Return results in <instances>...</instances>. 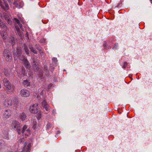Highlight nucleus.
I'll return each mask as SVG.
<instances>
[{
  "label": "nucleus",
  "mask_w": 152,
  "mask_h": 152,
  "mask_svg": "<svg viewBox=\"0 0 152 152\" xmlns=\"http://www.w3.org/2000/svg\"><path fill=\"white\" fill-rule=\"evenodd\" d=\"M19 105L18 100L16 98L12 99L11 98L9 97L5 99L3 103V106L4 107H9L11 106V107L14 109L18 107Z\"/></svg>",
  "instance_id": "obj_1"
},
{
  "label": "nucleus",
  "mask_w": 152,
  "mask_h": 152,
  "mask_svg": "<svg viewBox=\"0 0 152 152\" xmlns=\"http://www.w3.org/2000/svg\"><path fill=\"white\" fill-rule=\"evenodd\" d=\"M12 127L15 130H17L19 134H21L20 127L22 125L17 121H13L12 123Z\"/></svg>",
  "instance_id": "obj_2"
},
{
  "label": "nucleus",
  "mask_w": 152,
  "mask_h": 152,
  "mask_svg": "<svg viewBox=\"0 0 152 152\" xmlns=\"http://www.w3.org/2000/svg\"><path fill=\"white\" fill-rule=\"evenodd\" d=\"M3 56L6 61L10 62L12 61V54L9 50H5L3 52Z\"/></svg>",
  "instance_id": "obj_3"
},
{
  "label": "nucleus",
  "mask_w": 152,
  "mask_h": 152,
  "mask_svg": "<svg viewBox=\"0 0 152 152\" xmlns=\"http://www.w3.org/2000/svg\"><path fill=\"white\" fill-rule=\"evenodd\" d=\"M29 110L31 113H37L38 110V104L36 103L30 106Z\"/></svg>",
  "instance_id": "obj_4"
},
{
  "label": "nucleus",
  "mask_w": 152,
  "mask_h": 152,
  "mask_svg": "<svg viewBox=\"0 0 152 152\" xmlns=\"http://www.w3.org/2000/svg\"><path fill=\"white\" fill-rule=\"evenodd\" d=\"M3 83L4 86L8 90H11V91H12L14 89V88L13 87L11 86L8 80L6 78H4L3 80Z\"/></svg>",
  "instance_id": "obj_5"
},
{
  "label": "nucleus",
  "mask_w": 152,
  "mask_h": 152,
  "mask_svg": "<svg viewBox=\"0 0 152 152\" xmlns=\"http://www.w3.org/2000/svg\"><path fill=\"white\" fill-rule=\"evenodd\" d=\"M41 104L42 108L45 109L46 111L50 112V107L45 100H44L42 101Z\"/></svg>",
  "instance_id": "obj_6"
},
{
  "label": "nucleus",
  "mask_w": 152,
  "mask_h": 152,
  "mask_svg": "<svg viewBox=\"0 0 152 152\" xmlns=\"http://www.w3.org/2000/svg\"><path fill=\"white\" fill-rule=\"evenodd\" d=\"M20 94L22 96L27 97L29 96L30 93L26 89H22L20 91Z\"/></svg>",
  "instance_id": "obj_7"
},
{
  "label": "nucleus",
  "mask_w": 152,
  "mask_h": 152,
  "mask_svg": "<svg viewBox=\"0 0 152 152\" xmlns=\"http://www.w3.org/2000/svg\"><path fill=\"white\" fill-rule=\"evenodd\" d=\"M30 144L27 145V143L25 142L23 148L22 152H28L29 151L30 148Z\"/></svg>",
  "instance_id": "obj_8"
},
{
  "label": "nucleus",
  "mask_w": 152,
  "mask_h": 152,
  "mask_svg": "<svg viewBox=\"0 0 152 152\" xmlns=\"http://www.w3.org/2000/svg\"><path fill=\"white\" fill-rule=\"evenodd\" d=\"M22 51V48L20 47H18L17 48V51L16 53L17 54H16L15 51H13V54L14 55V58H15V57L16 56H17L18 57L20 55H21V52Z\"/></svg>",
  "instance_id": "obj_9"
},
{
  "label": "nucleus",
  "mask_w": 152,
  "mask_h": 152,
  "mask_svg": "<svg viewBox=\"0 0 152 152\" xmlns=\"http://www.w3.org/2000/svg\"><path fill=\"white\" fill-rule=\"evenodd\" d=\"M11 111L10 110H5L4 114V118L5 119L8 118L10 116Z\"/></svg>",
  "instance_id": "obj_10"
},
{
  "label": "nucleus",
  "mask_w": 152,
  "mask_h": 152,
  "mask_svg": "<svg viewBox=\"0 0 152 152\" xmlns=\"http://www.w3.org/2000/svg\"><path fill=\"white\" fill-rule=\"evenodd\" d=\"M23 62L24 63L25 67L26 68L29 69L31 67V66L29 62L28 61L27 59H26L24 60Z\"/></svg>",
  "instance_id": "obj_11"
},
{
  "label": "nucleus",
  "mask_w": 152,
  "mask_h": 152,
  "mask_svg": "<svg viewBox=\"0 0 152 152\" xmlns=\"http://www.w3.org/2000/svg\"><path fill=\"white\" fill-rule=\"evenodd\" d=\"M31 123L33 126V127L34 129L36 128L37 125V123L36 119L32 118L31 120Z\"/></svg>",
  "instance_id": "obj_12"
},
{
  "label": "nucleus",
  "mask_w": 152,
  "mask_h": 152,
  "mask_svg": "<svg viewBox=\"0 0 152 152\" xmlns=\"http://www.w3.org/2000/svg\"><path fill=\"white\" fill-rule=\"evenodd\" d=\"M21 133H22V135L24 136H25L26 137L28 136V134L30 133V130L28 129L27 130H25V131H22Z\"/></svg>",
  "instance_id": "obj_13"
},
{
  "label": "nucleus",
  "mask_w": 152,
  "mask_h": 152,
  "mask_svg": "<svg viewBox=\"0 0 152 152\" xmlns=\"http://www.w3.org/2000/svg\"><path fill=\"white\" fill-rule=\"evenodd\" d=\"M23 50L25 52L27 55H28L29 54V51L26 45L24 44L23 45Z\"/></svg>",
  "instance_id": "obj_14"
},
{
  "label": "nucleus",
  "mask_w": 152,
  "mask_h": 152,
  "mask_svg": "<svg viewBox=\"0 0 152 152\" xmlns=\"http://www.w3.org/2000/svg\"><path fill=\"white\" fill-rule=\"evenodd\" d=\"M23 84L25 87H27L30 86V83L28 80H26L23 81Z\"/></svg>",
  "instance_id": "obj_15"
},
{
  "label": "nucleus",
  "mask_w": 152,
  "mask_h": 152,
  "mask_svg": "<svg viewBox=\"0 0 152 152\" xmlns=\"http://www.w3.org/2000/svg\"><path fill=\"white\" fill-rule=\"evenodd\" d=\"M0 27L2 28H5L7 29V26L1 19H0Z\"/></svg>",
  "instance_id": "obj_16"
},
{
  "label": "nucleus",
  "mask_w": 152,
  "mask_h": 152,
  "mask_svg": "<svg viewBox=\"0 0 152 152\" xmlns=\"http://www.w3.org/2000/svg\"><path fill=\"white\" fill-rule=\"evenodd\" d=\"M4 74L6 77L9 76L10 74V72L8 69H5L4 71Z\"/></svg>",
  "instance_id": "obj_17"
},
{
  "label": "nucleus",
  "mask_w": 152,
  "mask_h": 152,
  "mask_svg": "<svg viewBox=\"0 0 152 152\" xmlns=\"http://www.w3.org/2000/svg\"><path fill=\"white\" fill-rule=\"evenodd\" d=\"M20 117L22 121L24 120L26 118V115L25 113H23L20 114Z\"/></svg>",
  "instance_id": "obj_18"
},
{
  "label": "nucleus",
  "mask_w": 152,
  "mask_h": 152,
  "mask_svg": "<svg viewBox=\"0 0 152 152\" xmlns=\"http://www.w3.org/2000/svg\"><path fill=\"white\" fill-rule=\"evenodd\" d=\"M29 48L31 51L33 53L35 54H37V53L35 49L32 46H29Z\"/></svg>",
  "instance_id": "obj_19"
},
{
  "label": "nucleus",
  "mask_w": 152,
  "mask_h": 152,
  "mask_svg": "<svg viewBox=\"0 0 152 152\" xmlns=\"http://www.w3.org/2000/svg\"><path fill=\"white\" fill-rule=\"evenodd\" d=\"M4 1V3L5 5V7L4 6V7H2L4 9H5L6 10H8L9 9V7L8 4L5 1H4V0H3Z\"/></svg>",
  "instance_id": "obj_20"
},
{
  "label": "nucleus",
  "mask_w": 152,
  "mask_h": 152,
  "mask_svg": "<svg viewBox=\"0 0 152 152\" xmlns=\"http://www.w3.org/2000/svg\"><path fill=\"white\" fill-rule=\"evenodd\" d=\"M33 67L34 68V69H37V65H36V62L35 61V59L34 58L33 59Z\"/></svg>",
  "instance_id": "obj_21"
},
{
  "label": "nucleus",
  "mask_w": 152,
  "mask_h": 152,
  "mask_svg": "<svg viewBox=\"0 0 152 152\" xmlns=\"http://www.w3.org/2000/svg\"><path fill=\"white\" fill-rule=\"evenodd\" d=\"M1 36L3 39H6L7 38V33L4 32L1 34Z\"/></svg>",
  "instance_id": "obj_22"
},
{
  "label": "nucleus",
  "mask_w": 152,
  "mask_h": 152,
  "mask_svg": "<svg viewBox=\"0 0 152 152\" xmlns=\"http://www.w3.org/2000/svg\"><path fill=\"white\" fill-rule=\"evenodd\" d=\"M4 143L3 141L0 140V150L3 148L4 147Z\"/></svg>",
  "instance_id": "obj_23"
},
{
  "label": "nucleus",
  "mask_w": 152,
  "mask_h": 152,
  "mask_svg": "<svg viewBox=\"0 0 152 152\" xmlns=\"http://www.w3.org/2000/svg\"><path fill=\"white\" fill-rule=\"evenodd\" d=\"M18 57H19V58L20 60L22 61H23L24 60L26 59L25 58V56L23 55L21 56L20 55Z\"/></svg>",
  "instance_id": "obj_24"
},
{
  "label": "nucleus",
  "mask_w": 152,
  "mask_h": 152,
  "mask_svg": "<svg viewBox=\"0 0 152 152\" xmlns=\"http://www.w3.org/2000/svg\"><path fill=\"white\" fill-rule=\"evenodd\" d=\"M42 114L41 112H39L37 113V119L39 120L42 117Z\"/></svg>",
  "instance_id": "obj_25"
},
{
  "label": "nucleus",
  "mask_w": 152,
  "mask_h": 152,
  "mask_svg": "<svg viewBox=\"0 0 152 152\" xmlns=\"http://www.w3.org/2000/svg\"><path fill=\"white\" fill-rule=\"evenodd\" d=\"M37 49L39 50V53L40 55L42 56L43 54V51L40 48H37Z\"/></svg>",
  "instance_id": "obj_26"
},
{
  "label": "nucleus",
  "mask_w": 152,
  "mask_h": 152,
  "mask_svg": "<svg viewBox=\"0 0 152 152\" xmlns=\"http://www.w3.org/2000/svg\"><path fill=\"white\" fill-rule=\"evenodd\" d=\"M27 126L26 125H24L23 128L21 130L20 129V132H21L22 131H25L26 130H27Z\"/></svg>",
  "instance_id": "obj_27"
},
{
  "label": "nucleus",
  "mask_w": 152,
  "mask_h": 152,
  "mask_svg": "<svg viewBox=\"0 0 152 152\" xmlns=\"http://www.w3.org/2000/svg\"><path fill=\"white\" fill-rule=\"evenodd\" d=\"M51 126V124L50 123H48L46 125V129H49Z\"/></svg>",
  "instance_id": "obj_28"
},
{
  "label": "nucleus",
  "mask_w": 152,
  "mask_h": 152,
  "mask_svg": "<svg viewBox=\"0 0 152 152\" xmlns=\"http://www.w3.org/2000/svg\"><path fill=\"white\" fill-rule=\"evenodd\" d=\"M24 139L23 138H22L20 140H19L18 141V143L19 144H21L23 143L24 141Z\"/></svg>",
  "instance_id": "obj_29"
},
{
  "label": "nucleus",
  "mask_w": 152,
  "mask_h": 152,
  "mask_svg": "<svg viewBox=\"0 0 152 152\" xmlns=\"http://www.w3.org/2000/svg\"><path fill=\"white\" fill-rule=\"evenodd\" d=\"M4 17L6 20L10 18L9 16L6 15H4Z\"/></svg>",
  "instance_id": "obj_30"
},
{
  "label": "nucleus",
  "mask_w": 152,
  "mask_h": 152,
  "mask_svg": "<svg viewBox=\"0 0 152 152\" xmlns=\"http://www.w3.org/2000/svg\"><path fill=\"white\" fill-rule=\"evenodd\" d=\"M127 63L126 62H124V63L123 66H122V68L124 69H125L127 66Z\"/></svg>",
  "instance_id": "obj_31"
},
{
  "label": "nucleus",
  "mask_w": 152,
  "mask_h": 152,
  "mask_svg": "<svg viewBox=\"0 0 152 152\" xmlns=\"http://www.w3.org/2000/svg\"><path fill=\"white\" fill-rule=\"evenodd\" d=\"M7 23H8L9 24H10V25H11L12 23V21L10 19V18L9 19L7 20Z\"/></svg>",
  "instance_id": "obj_32"
},
{
  "label": "nucleus",
  "mask_w": 152,
  "mask_h": 152,
  "mask_svg": "<svg viewBox=\"0 0 152 152\" xmlns=\"http://www.w3.org/2000/svg\"><path fill=\"white\" fill-rule=\"evenodd\" d=\"M14 20H15V21L18 24L19 22H20L19 20L16 18H14Z\"/></svg>",
  "instance_id": "obj_33"
},
{
  "label": "nucleus",
  "mask_w": 152,
  "mask_h": 152,
  "mask_svg": "<svg viewBox=\"0 0 152 152\" xmlns=\"http://www.w3.org/2000/svg\"><path fill=\"white\" fill-rule=\"evenodd\" d=\"M0 6H1V7H4V5L2 4V2L1 1V0H0Z\"/></svg>",
  "instance_id": "obj_34"
},
{
  "label": "nucleus",
  "mask_w": 152,
  "mask_h": 152,
  "mask_svg": "<svg viewBox=\"0 0 152 152\" xmlns=\"http://www.w3.org/2000/svg\"><path fill=\"white\" fill-rule=\"evenodd\" d=\"M18 24L22 30H23V27H22V25L20 23V22H19L18 23Z\"/></svg>",
  "instance_id": "obj_35"
},
{
  "label": "nucleus",
  "mask_w": 152,
  "mask_h": 152,
  "mask_svg": "<svg viewBox=\"0 0 152 152\" xmlns=\"http://www.w3.org/2000/svg\"><path fill=\"white\" fill-rule=\"evenodd\" d=\"M118 46V44H115V46L113 48L116 49L117 46Z\"/></svg>",
  "instance_id": "obj_36"
},
{
  "label": "nucleus",
  "mask_w": 152,
  "mask_h": 152,
  "mask_svg": "<svg viewBox=\"0 0 152 152\" xmlns=\"http://www.w3.org/2000/svg\"><path fill=\"white\" fill-rule=\"evenodd\" d=\"M5 138L6 139H8V134L7 133L6 134V137Z\"/></svg>",
  "instance_id": "obj_37"
},
{
  "label": "nucleus",
  "mask_w": 152,
  "mask_h": 152,
  "mask_svg": "<svg viewBox=\"0 0 152 152\" xmlns=\"http://www.w3.org/2000/svg\"><path fill=\"white\" fill-rule=\"evenodd\" d=\"M53 59H54L55 61H56L57 60V59L56 58H53Z\"/></svg>",
  "instance_id": "obj_38"
},
{
  "label": "nucleus",
  "mask_w": 152,
  "mask_h": 152,
  "mask_svg": "<svg viewBox=\"0 0 152 152\" xmlns=\"http://www.w3.org/2000/svg\"><path fill=\"white\" fill-rule=\"evenodd\" d=\"M120 4H118V5L117 6V7H119Z\"/></svg>",
  "instance_id": "obj_39"
},
{
  "label": "nucleus",
  "mask_w": 152,
  "mask_h": 152,
  "mask_svg": "<svg viewBox=\"0 0 152 152\" xmlns=\"http://www.w3.org/2000/svg\"><path fill=\"white\" fill-rule=\"evenodd\" d=\"M150 0L151 3L152 4V0Z\"/></svg>",
  "instance_id": "obj_40"
},
{
  "label": "nucleus",
  "mask_w": 152,
  "mask_h": 152,
  "mask_svg": "<svg viewBox=\"0 0 152 152\" xmlns=\"http://www.w3.org/2000/svg\"><path fill=\"white\" fill-rule=\"evenodd\" d=\"M1 106H0V110L1 109Z\"/></svg>",
  "instance_id": "obj_41"
}]
</instances>
